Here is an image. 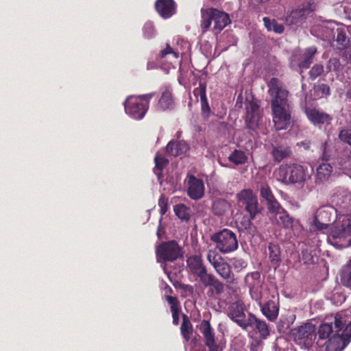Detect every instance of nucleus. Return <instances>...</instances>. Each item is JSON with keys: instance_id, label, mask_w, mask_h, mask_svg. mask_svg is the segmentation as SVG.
Here are the masks:
<instances>
[{"instance_id": "5", "label": "nucleus", "mask_w": 351, "mask_h": 351, "mask_svg": "<svg viewBox=\"0 0 351 351\" xmlns=\"http://www.w3.org/2000/svg\"><path fill=\"white\" fill-rule=\"evenodd\" d=\"M154 95L155 93H150L139 96L128 97L124 102L126 114L134 119H142L149 109L150 100Z\"/></svg>"}, {"instance_id": "54", "label": "nucleus", "mask_w": 351, "mask_h": 351, "mask_svg": "<svg viewBox=\"0 0 351 351\" xmlns=\"http://www.w3.org/2000/svg\"><path fill=\"white\" fill-rule=\"evenodd\" d=\"M326 149V143H324V145L323 146V154H322V160L328 161L329 160L330 156L327 154Z\"/></svg>"}, {"instance_id": "23", "label": "nucleus", "mask_w": 351, "mask_h": 351, "mask_svg": "<svg viewBox=\"0 0 351 351\" xmlns=\"http://www.w3.org/2000/svg\"><path fill=\"white\" fill-rule=\"evenodd\" d=\"M334 171L333 167L328 162H322L316 169L315 175V184L322 185L328 182L331 178Z\"/></svg>"}, {"instance_id": "10", "label": "nucleus", "mask_w": 351, "mask_h": 351, "mask_svg": "<svg viewBox=\"0 0 351 351\" xmlns=\"http://www.w3.org/2000/svg\"><path fill=\"white\" fill-rule=\"evenodd\" d=\"M328 241L337 249H342L351 245V230L344 226V222H337L330 228Z\"/></svg>"}, {"instance_id": "43", "label": "nucleus", "mask_w": 351, "mask_h": 351, "mask_svg": "<svg viewBox=\"0 0 351 351\" xmlns=\"http://www.w3.org/2000/svg\"><path fill=\"white\" fill-rule=\"evenodd\" d=\"M276 220L278 223L282 225L285 228H291L293 226V219L289 216L285 209L282 212V214L278 215Z\"/></svg>"}, {"instance_id": "29", "label": "nucleus", "mask_w": 351, "mask_h": 351, "mask_svg": "<svg viewBox=\"0 0 351 351\" xmlns=\"http://www.w3.org/2000/svg\"><path fill=\"white\" fill-rule=\"evenodd\" d=\"M165 300L170 306L171 311L172 313L173 324L175 326L178 325L180 319L179 315L181 312L180 303L177 297L166 295Z\"/></svg>"}, {"instance_id": "30", "label": "nucleus", "mask_w": 351, "mask_h": 351, "mask_svg": "<svg viewBox=\"0 0 351 351\" xmlns=\"http://www.w3.org/2000/svg\"><path fill=\"white\" fill-rule=\"evenodd\" d=\"M230 204L226 199L218 198L215 199L212 204V212L214 215L221 217L230 209Z\"/></svg>"}, {"instance_id": "4", "label": "nucleus", "mask_w": 351, "mask_h": 351, "mask_svg": "<svg viewBox=\"0 0 351 351\" xmlns=\"http://www.w3.org/2000/svg\"><path fill=\"white\" fill-rule=\"evenodd\" d=\"M202 21L201 29L205 33L210 28L212 22H214L213 32L216 34L220 33L231 20L228 14L216 8H210L201 10Z\"/></svg>"}, {"instance_id": "18", "label": "nucleus", "mask_w": 351, "mask_h": 351, "mask_svg": "<svg viewBox=\"0 0 351 351\" xmlns=\"http://www.w3.org/2000/svg\"><path fill=\"white\" fill-rule=\"evenodd\" d=\"M187 195L193 200L202 199L204 195L205 187L202 180L193 175L188 176Z\"/></svg>"}, {"instance_id": "40", "label": "nucleus", "mask_w": 351, "mask_h": 351, "mask_svg": "<svg viewBox=\"0 0 351 351\" xmlns=\"http://www.w3.org/2000/svg\"><path fill=\"white\" fill-rule=\"evenodd\" d=\"M335 40L338 45V48L340 49H343L348 46L350 40L347 36L346 32L344 29H337V36Z\"/></svg>"}, {"instance_id": "41", "label": "nucleus", "mask_w": 351, "mask_h": 351, "mask_svg": "<svg viewBox=\"0 0 351 351\" xmlns=\"http://www.w3.org/2000/svg\"><path fill=\"white\" fill-rule=\"evenodd\" d=\"M260 195L266 202V204H269L276 199L271 188L267 184H262L261 185Z\"/></svg>"}, {"instance_id": "32", "label": "nucleus", "mask_w": 351, "mask_h": 351, "mask_svg": "<svg viewBox=\"0 0 351 351\" xmlns=\"http://www.w3.org/2000/svg\"><path fill=\"white\" fill-rule=\"evenodd\" d=\"M269 259L276 269L281 262V251L280 246L276 243H270L268 246Z\"/></svg>"}, {"instance_id": "11", "label": "nucleus", "mask_w": 351, "mask_h": 351, "mask_svg": "<svg viewBox=\"0 0 351 351\" xmlns=\"http://www.w3.org/2000/svg\"><path fill=\"white\" fill-rule=\"evenodd\" d=\"M158 262H173L183 256L182 248L177 241L172 240L162 242L156 248Z\"/></svg>"}, {"instance_id": "48", "label": "nucleus", "mask_w": 351, "mask_h": 351, "mask_svg": "<svg viewBox=\"0 0 351 351\" xmlns=\"http://www.w3.org/2000/svg\"><path fill=\"white\" fill-rule=\"evenodd\" d=\"M232 264L233 268L237 271H241L247 266V263L243 258H234L232 260Z\"/></svg>"}, {"instance_id": "6", "label": "nucleus", "mask_w": 351, "mask_h": 351, "mask_svg": "<svg viewBox=\"0 0 351 351\" xmlns=\"http://www.w3.org/2000/svg\"><path fill=\"white\" fill-rule=\"evenodd\" d=\"M197 328L203 335L204 345L208 351H223L226 341L223 334L216 335L209 321L203 319L197 326Z\"/></svg>"}, {"instance_id": "7", "label": "nucleus", "mask_w": 351, "mask_h": 351, "mask_svg": "<svg viewBox=\"0 0 351 351\" xmlns=\"http://www.w3.org/2000/svg\"><path fill=\"white\" fill-rule=\"evenodd\" d=\"M237 197L239 207L249 214L247 226L250 227L252 224L251 221L255 219L261 212L257 197L251 189L241 190Z\"/></svg>"}, {"instance_id": "38", "label": "nucleus", "mask_w": 351, "mask_h": 351, "mask_svg": "<svg viewBox=\"0 0 351 351\" xmlns=\"http://www.w3.org/2000/svg\"><path fill=\"white\" fill-rule=\"evenodd\" d=\"M295 319V315L293 314L287 315H282L277 326L278 331L285 332L289 329Z\"/></svg>"}, {"instance_id": "42", "label": "nucleus", "mask_w": 351, "mask_h": 351, "mask_svg": "<svg viewBox=\"0 0 351 351\" xmlns=\"http://www.w3.org/2000/svg\"><path fill=\"white\" fill-rule=\"evenodd\" d=\"M268 213L277 219L278 215L282 214L285 208L280 205L279 202L276 199L269 204H266Z\"/></svg>"}, {"instance_id": "33", "label": "nucleus", "mask_w": 351, "mask_h": 351, "mask_svg": "<svg viewBox=\"0 0 351 351\" xmlns=\"http://www.w3.org/2000/svg\"><path fill=\"white\" fill-rule=\"evenodd\" d=\"M339 276L341 285L351 290V256L347 263L342 267Z\"/></svg>"}, {"instance_id": "15", "label": "nucleus", "mask_w": 351, "mask_h": 351, "mask_svg": "<svg viewBox=\"0 0 351 351\" xmlns=\"http://www.w3.org/2000/svg\"><path fill=\"white\" fill-rule=\"evenodd\" d=\"M311 4H302L295 9L287 13L285 23L287 25H298L306 19V16L313 12Z\"/></svg>"}, {"instance_id": "34", "label": "nucleus", "mask_w": 351, "mask_h": 351, "mask_svg": "<svg viewBox=\"0 0 351 351\" xmlns=\"http://www.w3.org/2000/svg\"><path fill=\"white\" fill-rule=\"evenodd\" d=\"M155 167L154 168V172L157 176L158 180H160L163 177V169L168 165L169 160L164 156L156 154L154 157Z\"/></svg>"}, {"instance_id": "17", "label": "nucleus", "mask_w": 351, "mask_h": 351, "mask_svg": "<svg viewBox=\"0 0 351 351\" xmlns=\"http://www.w3.org/2000/svg\"><path fill=\"white\" fill-rule=\"evenodd\" d=\"M228 315L231 320L235 322L242 329L247 330L248 316L246 317L243 304L239 302L232 303L229 306Z\"/></svg>"}, {"instance_id": "52", "label": "nucleus", "mask_w": 351, "mask_h": 351, "mask_svg": "<svg viewBox=\"0 0 351 351\" xmlns=\"http://www.w3.org/2000/svg\"><path fill=\"white\" fill-rule=\"evenodd\" d=\"M180 288L189 295H192L194 293V288L191 285L180 284Z\"/></svg>"}, {"instance_id": "8", "label": "nucleus", "mask_w": 351, "mask_h": 351, "mask_svg": "<svg viewBox=\"0 0 351 351\" xmlns=\"http://www.w3.org/2000/svg\"><path fill=\"white\" fill-rule=\"evenodd\" d=\"M207 261L213 266L216 273L223 279L228 286L236 283L234 273L230 265L217 252L209 250L206 256Z\"/></svg>"}, {"instance_id": "2", "label": "nucleus", "mask_w": 351, "mask_h": 351, "mask_svg": "<svg viewBox=\"0 0 351 351\" xmlns=\"http://www.w3.org/2000/svg\"><path fill=\"white\" fill-rule=\"evenodd\" d=\"M269 93L271 97V109L276 130H287L291 123V108L288 101L289 91L282 88L280 81L272 77L269 82Z\"/></svg>"}, {"instance_id": "53", "label": "nucleus", "mask_w": 351, "mask_h": 351, "mask_svg": "<svg viewBox=\"0 0 351 351\" xmlns=\"http://www.w3.org/2000/svg\"><path fill=\"white\" fill-rule=\"evenodd\" d=\"M339 138L341 140L347 142L348 144L351 145V134H348L346 130H341L339 134Z\"/></svg>"}, {"instance_id": "21", "label": "nucleus", "mask_w": 351, "mask_h": 351, "mask_svg": "<svg viewBox=\"0 0 351 351\" xmlns=\"http://www.w3.org/2000/svg\"><path fill=\"white\" fill-rule=\"evenodd\" d=\"M331 221L332 215L328 208L322 207L317 210L313 223L317 230L327 229Z\"/></svg>"}, {"instance_id": "37", "label": "nucleus", "mask_w": 351, "mask_h": 351, "mask_svg": "<svg viewBox=\"0 0 351 351\" xmlns=\"http://www.w3.org/2000/svg\"><path fill=\"white\" fill-rule=\"evenodd\" d=\"M228 160L235 165H243L247 162L245 153L240 149H234L228 156Z\"/></svg>"}, {"instance_id": "47", "label": "nucleus", "mask_w": 351, "mask_h": 351, "mask_svg": "<svg viewBox=\"0 0 351 351\" xmlns=\"http://www.w3.org/2000/svg\"><path fill=\"white\" fill-rule=\"evenodd\" d=\"M200 103L202 115L204 119H208L210 116L211 110L207 97L201 99Z\"/></svg>"}, {"instance_id": "25", "label": "nucleus", "mask_w": 351, "mask_h": 351, "mask_svg": "<svg viewBox=\"0 0 351 351\" xmlns=\"http://www.w3.org/2000/svg\"><path fill=\"white\" fill-rule=\"evenodd\" d=\"M189 150V145L183 140L170 141L166 146V152L167 154L173 157L185 154Z\"/></svg>"}, {"instance_id": "36", "label": "nucleus", "mask_w": 351, "mask_h": 351, "mask_svg": "<svg viewBox=\"0 0 351 351\" xmlns=\"http://www.w3.org/2000/svg\"><path fill=\"white\" fill-rule=\"evenodd\" d=\"M175 215L182 221H188L191 218V210L184 204H178L174 206Z\"/></svg>"}, {"instance_id": "51", "label": "nucleus", "mask_w": 351, "mask_h": 351, "mask_svg": "<svg viewBox=\"0 0 351 351\" xmlns=\"http://www.w3.org/2000/svg\"><path fill=\"white\" fill-rule=\"evenodd\" d=\"M173 54V56L177 58H178V52H176L173 50V49L167 44V47L165 49H162L160 52V57L161 58H164L165 57L167 54Z\"/></svg>"}, {"instance_id": "12", "label": "nucleus", "mask_w": 351, "mask_h": 351, "mask_svg": "<svg viewBox=\"0 0 351 351\" xmlns=\"http://www.w3.org/2000/svg\"><path fill=\"white\" fill-rule=\"evenodd\" d=\"M250 327V335L254 338L255 346H260L270 336V328L265 321L257 318L253 313L248 314L247 329Z\"/></svg>"}, {"instance_id": "39", "label": "nucleus", "mask_w": 351, "mask_h": 351, "mask_svg": "<svg viewBox=\"0 0 351 351\" xmlns=\"http://www.w3.org/2000/svg\"><path fill=\"white\" fill-rule=\"evenodd\" d=\"M264 25L268 31H273L277 34H282L285 27L282 24L278 23L275 19H270L269 17H264L263 19Z\"/></svg>"}, {"instance_id": "14", "label": "nucleus", "mask_w": 351, "mask_h": 351, "mask_svg": "<svg viewBox=\"0 0 351 351\" xmlns=\"http://www.w3.org/2000/svg\"><path fill=\"white\" fill-rule=\"evenodd\" d=\"M204 287H208V294L220 295L224 291V284L207 269L197 276Z\"/></svg>"}, {"instance_id": "50", "label": "nucleus", "mask_w": 351, "mask_h": 351, "mask_svg": "<svg viewBox=\"0 0 351 351\" xmlns=\"http://www.w3.org/2000/svg\"><path fill=\"white\" fill-rule=\"evenodd\" d=\"M158 206L160 207V213L162 216L168 210V198L164 194L160 196Z\"/></svg>"}, {"instance_id": "56", "label": "nucleus", "mask_w": 351, "mask_h": 351, "mask_svg": "<svg viewBox=\"0 0 351 351\" xmlns=\"http://www.w3.org/2000/svg\"><path fill=\"white\" fill-rule=\"evenodd\" d=\"M157 235H158V238H160V232H159V230H158Z\"/></svg>"}, {"instance_id": "45", "label": "nucleus", "mask_w": 351, "mask_h": 351, "mask_svg": "<svg viewBox=\"0 0 351 351\" xmlns=\"http://www.w3.org/2000/svg\"><path fill=\"white\" fill-rule=\"evenodd\" d=\"M193 95L196 97L197 100L199 97L200 100L206 97V84L200 81L199 82V86L194 88Z\"/></svg>"}, {"instance_id": "19", "label": "nucleus", "mask_w": 351, "mask_h": 351, "mask_svg": "<svg viewBox=\"0 0 351 351\" xmlns=\"http://www.w3.org/2000/svg\"><path fill=\"white\" fill-rule=\"evenodd\" d=\"M308 120L314 125H329L332 120V117L329 114L319 110L315 108H308L305 110Z\"/></svg>"}, {"instance_id": "49", "label": "nucleus", "mask_w": 351, "mask_h": 351, "mask_svg": "<svg viewBox=\"0 0 351 351\" xmlns=\"http://www.w3.org/2000/svg\"><path fill=\"white\" fill-rule=\"evenodd\" d=\"M143 32L145 38L147 39L152 38L155 34L153 24L150 22L146 23L143 27Z\"/></svg>"}, {"instance_id": "22", "label": "nucleus", "mask_w": 351, "mask_h": 351, "mask_svg": "<svg viewBox=\"0 0 351 351\" xmlns=\"http://www.w3.org/2000/svg\"><path fill=\"white\" fill-rule=\"evenodd\" d=\"M155 8L163 19H169L176 13V3L173 0H156Z\"/></svg>"}, {"instance_id": "20", "label": "nucleus", "mask_w": 351, "mask_h": 351, "mask_svg": "<svg viewBox=\"0 0 351 351\" xmlns=\"http://www.w3.org/2000/svg\"><path fill=\"white\" fill-rule=\"evenodd\" d=\"M260 307L262 314L269 321L275 322L279 314V303L271 300H269L264 304L261 303V300L256 301Z\"/></svg>"}, {"instance_id": "46", "label": "nucleus", "mask_w": 351, "mask_h": 351, "mask_svg": "<svg viewBox=\"0 0 351 351\" xmlns=\"http://www.w3.org/2000/svg\"><path fill=\"white\" fill-rule=\"evenodd\" d=\"M324 73V66L322 64H315L309 71L308 75L311 80H315Z\"/></svg>"}, {"instance_id": "3", "label": "nucleus", "mask_w": 351, "mask_h": 351, "mask_svg": "<svg viewBox=\"0 0 351 351\" xmlns=\"http://www.w3.org/2000/svg\"><path fill=\"white\" fill-rule=\"evenodd\" d=\"M274 174L279 182L285 184H301L311 178L307 167L295 163L281 165Z\"/></svg>"}, {"instance_id": "13", "label": "nucleus", "mask_w": 351, "mask_h": 351, "mask_svg": "<svg viewBox=\"0 0 351 351\" xmlns=\"http://www.w3.org/2000/svg\"><path fill=\"white\" fill-rule=\"evenodd\" d=\"M245 285L249 288L251 298L254 301H259L262 298L263 280L258 271L247 274L244 278Z\"/></svg>"}, {"instance_id": "9", "label": "nucleus", "mask_w": 351, "mask_h": 351, "mask_svg": "<svg viewBox=\"0 0 351 351\" xmlns=\"http://www.w3.org/2000/svg\"><path fill=\"white\" fill-rule=\"evenodd\" d=\"M210 240L215 243L216 248L223 254L234 252L238 248L236 234L227 228L213 234Z\"/></svg>"}, {"instance_id": "1", "label": "nucleus", "mask_w": 351, "mask_h": 351, "mask_svg": "<svg viewBox=\"0 0 351 351\" xmlns=\"http://www.w3.org/2000/svg\"><path fill=\"white\" fill-rule=\"evenodd\" d=\"M332 324L324 323L319 326V339H326V351H342L351 341V322L341 313H337Z\"/></svg>"}, {"instance_id": "27", "label": "nucleus", "mask_w": 351, "mask_h": 351, "mask_svg": "<svg viewBox=\"0 0 351 351\" xmlns=\"http://www.w3.org/2000/svg\"><path fill=\"white\" fill-rule=\"evenodd\" d=\"M186 265L190 272L197 277L207 269L202 256L199 255L188 257Z\"/></svg>"}, {"instance_id": "28", "label": "nucleus", "mask_w": 351, "mask_h": 351, "mask_svg": "<svg viewBox=\"0 0 351 351\" xmlns=\"http://www.w3.org/2000/svg\"><path fill=\"white\" fill-rule=\"evenodd\" d=\"M175 106L171 90L167 88L162 93L158 100L157 108L160 110H171Z\"/></svg>"}, {"instance_id": "55", "label": "nucleus", "mask_w": 351, "mask_h": 351, "mask_svg": "<svg viewBox=\"0 0 351 351\" xmlns=\"http://www.w3.org/2000/svg\"><path fill=\"white\" fill-rule=\"evenodd\" d=\"M342 221L344 222V226L349 227V229L351 230V215L344 217Z\"/></svg>"}, {"instance_id": "35", "label": "nucleus", "mask_w": 351, "mask_h": 351, "mask_svg": "<svg viewBox=\"0 0 351 351\" xmlns=\"http://www.w3.org/2000/svg\"><path fill=\"white\" fill-rule=\"evenodd\" d=\"M317 52L315 47H308L304 51L302 60L299 62L298 66L300 69H308L313 62V57Z\"/></svg>"}, {"instance_id": "44", "label": "nucleus", "mask_w": 351, "mask_h": 351, "mask_svg": "<svg viewBox=\"0 0 351 351\" xmlns=\"http://www.w3.org/2000/svg\"><path fill=\"white\" fill-rule=\"evenodd\" d=\"M315 91L318 92L319 97H328L330 95V88L328 84H319L313 87Z\"/></svg>"}, {"instance_id": "26", "label": "nucleus", "mask_w": 351, "mask_h": 351, "mask_svg": "<svg viewBox=\"0 0 351 351\" xmlns=\"http://www.w3.org/2000/svg\"><path fill=\"white\" fill-rule=\"evenodd\" d=\"M292 155L291 147L286 144H276L272 146L271 156L274 161L280 162Z\"/></svg>"}, {"instance_id": "24", "label": "nucleus", "mask_w": 351, "mask_h": 351, "mask_svg": "<svg viewBox=\"0 0 351 351\" xmlns=\"http://www.w3.org/2000/svg\"><path fill=\"white\" fill-rule=\"evenodd\" d=\"M245 123L248 129L254 130L259 117V106L254 102H250L245 106Z\"/></svg>"}, {"instance_id": "16", "label": "nucleus", "mask_w": 351, "mask_h": 351, "mask_svg": "<svg viewBox=\"0 0 351 351\" xmlns=\"http://www.w3.org/2000/svg\"><path fill=\"white\" fill-rule=\"evenodd\" d=\"M315 327L311 323H306L291 330L295 340L305 345L311 343L313 337L315 336Z\"/></svg>"}, {"instance_id": "31", "label": "nucleus", "mask_w": 351, "mask_h": 351, "mask_svg": "<svg viewBox=\"0 0 351 351\" xmlns=\"http://www.w3.org/2000/svg\"><path fill=\"white\" fill-rule=\"evenodd\" d=\"M182 322L180 326V333L186 342H189L193 333V327L189 319V317L185 315H182Z\"/></svg>"}]
</instances>
